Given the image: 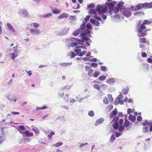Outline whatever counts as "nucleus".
I'll list each match as a JSON object with an SVG mask.
<instances>
[{"label":"nucleus","instance_id":"2","mask_svg":"<svg viewBox=\"0 0 152 152\" xmlns=\"http://www.w3.org/2000/svg\"><path fill=\"white\" fill-rule=\"evenodd\" d=\"M146 26L143 23L141 24L139 26H137V36L139 37H142L146 35V31H144Z\"/></svg>","mask_w":152,"mask_h":152},{"label":"nucleus","instance_id":"1","mask_svg":"<svg viewBox=\"0 0 152 152\" xmlns=\"http://www.w3.org/2000/svg\"><path fill=\"white\" fill-rule=\"evenodd\" d=\"M152 8V2L150 3L145 2L144 3H139L135 6L131 5L129 9L132 11H136L143 8L145 9Z\"/></svg>","mask_w":152,"mask_h":152},{"label":"nucleus","instance_id":"50","mask_svg":"<svg viewBox=\"0 0 152 152\" xmlns=\"http://www.w3.org/2000/svg\"><path fill=\"white\" fill-rule=\"evenodd\" d=\"M26 128L25 127L23 126L20 125L19 126V129L18 130H20V131L21 130L23 131L25 130Z\"/></svg>","mask_w":152,"mask_h":152},{"label":"nucleus","instance_id":"12","mask_svg":"<svg viewBox=\"0 0 152 152\" xmlns=\"http://www.w3.org/2000/svg\"><path fill=\"white\" fill-rule=\"evenodd\" d=\"M91 31L90 30L88 29H86L84 30L83 31H81L80 35H86L87 36V35L90 34Z\"/></svg>","mask_w":152,"mask_h":152},{"label":"nucleus","instance_id":"35","mask_svg":"<svg viewBox=\"0 0 152 152\" xmlns=\"http://www.w3.org/2000/svg\"><path fill=\"white\" fill-rule=\"evenodd\" d=\"M52 15V14L51 13H49L48 14H44L42 15V16L43 18H47L48 17H49L50 16H51Z\"/></svg>","mask_w":152,"mask_h":152},{"label":"nucleus","instance_id":"64","mask_svg":"<svg viewBox=\"0 0 152 152\" xmlns=\"http://www.w3.org/2000/svg\"><path fill=\"white\" fill-rule=\"evenodd\" d=\"M74 19H75V20H76V19L75 18V16L74 15H70V18L69 19V20H71V21H73Z\"/></svg>","mask_w":152,"mask_h":152},{"label":"nucleus","instance_id":"40","mask_svg":"<svg viewBox=\"0 0 152 152\" xmlns=\"http://www.w3.org/2000/svg\"><path fill=\"white\" fill-rule=\"evenodd\" d=\"M71 54V57L70 58H73L77 56L76 54L74 53L72 51H71L69 53V54Z\"/></svg>","mask_w":152,"mask_h":152},{"label":"nucleus","instance_id":"13","mask_svg":"<svg viewBox=\"0 0 152 152\" xmlns=\"http://www.w3.org/2000/svg\"><path fill=\"white\" fill-rule=\"evenodd\" d=\"M104 121V119L103 118H100L99 119H97L95 122V125L97 126L98 124L102 123Z\"/></svg>","mask_w":152,"mask_h":152},{"label":"nucleus","instance_id":"51","mask_svg":"<svg viewBox=\"0 0 152 152\" xmlns=\"http://www.w3.org/2000/svg\"><path fill=\"white\" fill-rule=\"evenodd\" d=\"M86 52H87L86 51H83L81 52H80V53L78 54V56H82L84 55L85 54Z\"/></svg>","mask_w":152,"mask_h":152},{"label":"nucleus","instance_id":"57","mask_svg":"<svg viewBox=\"0 0 152 152\" xmlns=\"http://www.w3.org/2000/svg\"><path fill=\"white\" fill-rule=\"evenodd\" d=\"M78 44H79L78 42H73L71 44V47H74L77 45Z\"/></svg>","mask_w":152,"mask_h":152},{"label":"nucleus","instance_id":"6","mask_svg":"<svg viewBox=\"0 0 152 152\" xmlns=\"http://www.w3.org/2000/svg\"><path fill=\"white\" fill-rule=\"evenodd\" d=\"M29 32L31 34L34 36L40 35L41 33L39 30L38 29H31Z\"/></svg>","mask_w":152,"mask_h":152},{"label":"nucleus","instance_id":"26","mask_svg":"<svg viewBox=\"0 0 152 152\" xmlns=\"http://www.w3.org/2000/svg\"><path fill=\"white\" fill-rule=\"evenodd\" d=\"M132 123H130V122L128 121V120H125L124 122V126L125 127H128L130 125H131Z\"/></svg>","mask_w":152,"mask_h":152},{"label":"nucleus","instance_id":"49","mask_svg":"<svg viewBox=\"0 0 152 152\" xmlns=\"http://www.w3.org/2000/svg\"><path fill=\"white\" fill-rule=\"evenodd\" d=\"M145 122L146 123V125H148L149 126L152 125V122L151 121H148V120H145Z\"/></svg>","mask_w":152,"mask_h":152},{"label":"nucleus","instance_id":"34","mask_svg":"<svg viewBox=\"0 0 152 152\" xmlns=\"http://www.w3.org/2000/svg\"><path fill=\"white\" fill-rule=\"evenodd\" d=\"M129 90V89L128 88H124L122 89V91L123 92L124 94L126 95L127 94Z\"/></svg>","mask_w":152,"mask_h":152},{"label":"nucleus","instance_id":"53","mask_svg":"<svg viewBox=\"0 0 152 152\" xmlns=\"http://www.w3.org/2000/svg\"><path fill=\"white\" fill-rule=\"evenodd\" d=\"M96 19L98 20H101L102 21H103V20L101 19L100 17L97 16V15H95V16H93Z\"/></svg>","mask_w":152,"mask_h":152},{"label":"nucleus","instance_id":"60","mask_svg":"<svg viewBox=\"0 0 152 152\" xmlns=\"http://www.w3.org/2000/svg\"><path fill=\"white\" fill-rule=\"evenodd\" d=\"M94 7V4L93 3H91L89 4L88 5H87V8H92Z\"/></svg>","mask_w":152,"mask_h":152},{"label":"nucleus","instance_id":"10","mask_svg":"<svg viewBox=\"0 0 152 152\" xmlns=\"http://www.w3.org/2000/svg\"><path fill=\"white\" fill-rule=\"evenodd\" d=\"M117 113V110L116 108H115L114 110L111 112L109 114V117L110 118H112L115 116Z\"/></svg>","mask_w":152,"mask_h":152},{"label":"nucleus","instance_id":"59","mask_svg":"<svg viewBox=\"0 0 152 152\" xmlns=\"http://www.w3.org/2000/svg\"><path fill=\"white\" fill-rule=\"evenodd\" d=\"M74 52L76 53L77 55H78V54L80 53V52L81 51V50L80 49H76L74 50Z\"/></svg>","mask_w":152,"mask_h":152},{"label":"nucleus","instance_id":"28","mask_svg":"<svg viewBox=\"0 0 152 152\" xmlns=\"http://www.w3.org/2000/svg\"><path fill=\"white\" fill-rule=\"evenodd\" d=\"M80 32V31L78 28L77 30L73 31L72 34L74 36H77L79 34Z\"/></svg>","mask_w":152,"mask_h":152},{"label":"nucleus","instance_id":"52","mask_svg":"<svg viewBox=\"0 0 152 152\" xmlns=\"http://www.w3.org/2000/svg\"><path fill=\"white\" fill-rule=\"evenodd\" d=\"M62 145V143L61 142H59L57 143L56 144L54 145L53 146H55L56 147H59L61 146Z\"/></svg>","mask_w":152,"mask_h":152},{"label":"nucleus","instance_id":"33","mask_svg":"<svg viewBox=\"0 0 152 152\" xmlns=\"http://www.w3.org/2000/svg\"><path fill=\"white\" fill-rule=\"evenodd\" d=\"M85 27L86 26H85L81 24L80 26V27L78 28V29L80 31V33H81V31H83L84 30Z\"/></svg>","mask_w":152,"mask_h":152},{"label":"nucleus","instance_id":"63","mask_svg":"<svg viewBox=\"0 0 152 152\" xmlns=\"http://www.w3.org/2000/svg\"><path fill=\"white\" fill-rule=\"evenodd\" d=\"M91 65L94 68H96L98 66V64L96 63H92L91 64Z\"/></svg>","mask_w":152,"mask_h":152},{"label":"nucleus","instance_id":"9","mask_svg":"<svg viewBox=\"0 0 152 152\" xmlns=\"http://www.w3.org/2000/svg\"><path fill=\"white\" fill-rule=\"evenodd\" d=\"M18 131L22 134H25L28 137H32L33 136V134L32 133L30 132V131L28 130H27L25 132H22L20 131V130H18Z\"/></svg>","mask_w":152,"mask_h":152},{"label":"nucleus","instance_id":"48","mask_svg":"<svg viewBox=\"0 0 152 152\" xmlns=\"http://www.w3.org/2000/svg\"><path fill=\"white\" fill-rule=\"evenodd\" d=\"M103 102L104 104H107L109 103L106 97H105L104 99L103 100Z\"/></svg>","mask_w":152,"mask_h":152},{"label":"nucleus","instance_id":"16","mask_svg":"<svg viewBox=\"0 0 152 152\" xmlns=\"http://www.w3.org/2000/svg\"><path fill=\"white\" fill-rule=\"evenodd\" d=\"M70 40L71 41H76L78 42L79 43L80 45H83V43H81V39H80L77 38H72L70 39Z\"/></svg>","mask_w":152,"mask_h":152},{"label":"nucleus","instance_id":"7","mask_svg":"<svg viewBox=\"0 0 152 152\" xmlns=\"http://www.w3.org/2000/svg\"><path fill=\"white\" fill-rule=\"evenodd\" d=\"M105 5H106L108 7L109 9V13L110 14L112 15V9H113V7H114V6L113 5V4H112L111 2H106Z\"/></svg>","mask_w":152,"mask_h":152},{"label":"nucleus","instance_id":"21","mask_svg":"<svg viewBox=\"0 0 152 152\" xmlns=\"http://www.w3.org/2000/svg\"><path fill=\"white\" fill-rule=\"evenodd\" d=\"M115 82V80L113 78H111L108 79L107 81L106 82L109 84H113Z\"/></svg>","mask_w":152,"mask_h":152},{"label":"nucleus","instance_id":"27","mask_svg":"<svg viewBox=\"0 0 152 152\" xmlns=\"http://www.w3.org/2000/svg\"><path fill=\"white\" fill-rule=\"evenodd\" d=\"M141 15H144L145 13L143 12L142 11H140V12H135L134 13V15L137 16H139Z\"/></svg>","mask_w":152,"mask_h":152},{"label":"nucleus","instance_id":"47","mask_svg":"<svg viewBox=\"0 0 152 152\" xmlns=\"http://www.w3.org/2000/svg\"><path fill=\"white\" fill-rule=\"evenodd\" d=\"M72 85H66V86H64L63 88V89H70L72 87Z\"/></svg>","mask_w":152,"mask_h":152},{"label":"nucleus","instance_id":"15","mask_svg":"<svg viewBox=\"0 0 152 152\" xmlns=\"http://www.w3.org/2000/svg\"><path fill=\"white\" fill-rule=\"evenodd\" d=\"M68 16V14L66 13H64L59 15L58 17V19H61L63 18H67Z\"/></svg>","mask_w":152,"mask_h":152},{"label":"nucleus","instance_id":"14","mask_svg":"<svg viewBox=\"0 0 152 152\" xmlns=\"http://www.w3.org/2000/svg\"><path fill=\"white\" fill-rule=\"evenodd\" d=\"M119 124L118 122L114 121L112 124V127L113 128L115 129H118L119 127Z\"/></svg>","mask_w":152,"mask_h":152},{"label":"nucleus","instance_id":"37","mask_svg":"<svg viewBox=\"0 0 152 152\" xmlns=\"http://www.w3.org/2000/svg\"><path fill=\"white\" fill-rule=\"evenodd\" d=\"M106 77L104 75H101L98 78V79L100 81H103L106 79Z\"/></svg>","mask_w":152,"mask_h":152},{"label":"nucleus","instance_id":"19","mask_svg":"<svg viewBox=\"0 0 152 152\" xmlns=\"http://www.w3.org/2000/svg\"><path fill=\"white\" fill-rule=\"evenodd\" d=\"M129 119L132 122H134L136 119V117L135 115H130L129 116Z\"/></svg>","mask_w":152,"mask_h":152},{"label":"nucleus","instance_id":"43","mask_svg":"<svg viewBox=\"0 0 152 152\" xmlns=\"http://www.w3.org/2000/svg\"><path fill=\"white\" fill-rule=\"evenodd\" d=\"M101 69L102 71L105 72L107 71V67L105 66H101Z\"/></svg>","mask_w":152,"mask_h":152},{"label":"nucleus","instance_id":"8","mask_svg":"<svg viewBox=\"0 0 152 152\" xmlns=\"http://www.w3.org/2000/svg\"><path fill=\"white\" fill-rule=\"evenodd\" d=\"M80 36H82V38L81 39V43L84 42L85 41H89L90 43L92 42V41L91 40L88 38V37L86 35H80Z\"/></svg>","mask_w":152,"mask_h":152},{"label":"nucleus","instance_id":"46","mask_svg":"<svg viewBox=\"0 0 152 152\" xmlns=\"http://www.w3.org/2000/svg\"><path fill=\"white\" fill-rule=\"evenodd\" d=\"M151 23L152 21H149L147 20H144V22L143 23L145 25V24H151Z\"/></svg>","mask_w":152,"mask_h":152},{"label":"nucleus","instance_id":"32","mask_svg":"<svg viewBox=\"0 0 152 152\" xmlns=\"http://www.w3.org/2000/svg\"><path fill=\"white\" fill-rule=\"evenodd\" d=\"M86 29H88L89 30H91L93 29V28L91 25L90 23H87L86 25Z\"/></svg>","mask_w":152,"mask_h":152},{"label":"nucleus","instance_id":"36","mask_svg":"<svg viewBox=\"0 0 152 152\" xmlns=\"http://www.w3.org/2000/svg\"><path fill=\"white\" fill-rule=\"evenodd\" d=\"M124 129V126L122 125H119V127L118 129L119 131L121 132L123 131Z\"/></svg>","mask_w":152,"mask_h":152},{"label":"nucleus","instance_id":"54","mask_svg":"<svg viewBox=\"0 0 152 152\" xmlns=\"http://www.w3.org/2000/svg\"><path fill=\"white\" fill-rule=\"evenodd\" d=\"M115 139V137L114 134H113L111 136L110 138V142L114 141Z\"/></svg>","mask_w":152,"mask_h":152},{"label":"nucleus","instance_id":"44","mask_svg":"<svg viewBox=\"0 0 152 152\" xmlns=\"http://www.w3.org/2000/svg\"><path fill=\"white\" fill-rule=\"evenodd\" d=\"M148 132V127H145L143 128L142 132L143 133H145Z\"/></svg>","mask_w":152,"mask_h":152},{"label":"nucleus","instance_id":"42","mask_svg":"<svg viewBox=\"0 0 152 152\" xmlns=\"http://www.w3.org/2000/svg\"><path fill=\"white\" fill-rule=\"evenodd\" d=\"M94 87L98 90H100V87L99 85L97 84H94L93 85Z\"/></svg>","mask_w":152,"mask_h":152},{"label":"nucleus","instance_id":"61","mask_svg":"<svg viewBox=\"0 0 152 152\" xmlns=\"http://www.w3.org/2000/svg\"><path fill=\"white\" fill-rule=\"evenodd\" d=\"M113 105H109L107 107L108 110L109 111H110L113 108Z\"/></svg>","mask_w":152,"mask_h":152},{"label":"nucleus","instance_id":"56","mask_svg":"<svg viewBox=\"0 0 152 152\" xmlns=\"http://www.w3.org/2000/svg\"><path fill=\"white\" fill-rule=\"evenodd\" d=\"M76 48H83L84 49H86V47L85 46L78 45L75 47Z\"/></svg>","mask_w":152,"mask_h":152},{"label":"nucleus","instance_id":"5","mask_svg":"<svg viewBox=\"0 0 152 152\" xmlns=\"http://www.w3.org/2000/svg\"><path fill=\"white\" fill-rule=\"evenodd\" d=\"M18 12L19 14L23 17H26L29 16L28 11L25 9L20 10Z\"/></svg>","mask_w":152,"mask_h":152},{"label":"nucleus","instance_id":"41","mask_svg":"<svg viewBox=\"0 0 152 152\" xmlns=\"http://www.w3.org/2000/svg\"><path fill=\"white\" fill-rule=\"evenodd\" d=\"M100 75V73L98 71H95L94 73L93 76L96 78Z\"/></svg>","mask_w":152,"mask_h":152},{"label":"nucleus","instance_id":"62","mask_svg":"<svg viewBox=\"0 0 152 152\" xmlns=\"http://www.w3.org/2000/svg\"><path fill=\"white\" fill-rule=\"evenodd\" d=\"M90 57H83L82 58V60L85 61H90Z\"/></svg>","mask_w":152,"mask_h":152},{"label":"nucleus","instance_id":"38","mask_svg":"<svg viewBox=\"0 0 152 152\" xmlns=\"http://www.w3.org/2000/svg\"><path fill=\"white\" fill-rule=\"evenodd\" d=\"M88 115L89 116L92 117L94 116V113L93 110H91L88 112Z\"/></svg>","mask_w":152,"mask_h":152},{"label":"nucleus","instance_id":"23","mask_svg":"<svg viewBox=\"0 0 152 152\" xmlns=\"http://www.w3.org/2000/svg\"><path fill=\"white\" fill-rule=\"evenodd\" d=\"M119 10H120V9L118 7H116L115 8L114 7L112 9V13H113V12H114V14H115L116 13H117L119 11Z\"/></svg>","mask_w":152,"mask_h":152},{"label":"nucleus","instance_id":"29","mask_svg":"<svg viewBox=\"0 0 152 152\" xmlns=\"http://www.w3.org/2000/svg\"><path fill=\"white\" fill-rule=\"evenodd\" d=\"M53 13L55 14H58L61 12V11L57 9H55L52 10Z\"/></svg>","mask_w":152,"mask_h":152},{"label":"nucleus","instance_id":"17","mask_svg":"<svg viewBox=\"0 0 152 152\" xmlns=\"http://www.w3.org/2000/svg\"><path fill=\"white\" fill-rule=\"evenodd\" d=\"M32 129L37 134H38L39 132V129L36 126L33 125L32 126Z\"/></svg>","mask_w":152,"mask_h":152},{"label":"nucleus","instance_id":"24","mask_svg":"<svg viewBox=\"0 0 152 152\" xmlns=\"http://www.w3.org/2000/svg\"><path fill=\"white\" fill-rule=\"evenodd\" d=\"M72 62H68V63H61L59 64L60 66H67L71 65L72 64Z\"/></svg>","mask_w":152,"mask_h":152},{"label":"nucleus","instance_id":"20","mask_svg":"<svg viewBox=\"0 0 152 152\" xmlns=\"http://www.w3.org/2000/svg\"><path fill=\"white\" fill-rule=\"evenodd\" d=\"M7 26L10 31L13 32H15V29L10 23H7Z\"/></svg>","mask_w":152,"mask_h":152},{"label":"nucleus","instance_id":"39","mask_svg":"<svg viewBox=\"0 0 152 152\" xmlns=\"http://www.w3.org/2000/svg\"><path fill=\"white\" fill-rule=\"evenodd\" d=\"M94 70L92 69H90L88 71V75L89 77H92V74L94 72Z\"/></svg>","mask_w":152,"mask_h":152},{"label":"nucleus","instance_id":"11","mask_svg":"<svg viewBox=\"0 0 152 152\" xmlns=\"http://www.w3.org/2000/svg\"><path fill=\"white\" fill-rule=\"evenodd\" d=\"M124 3L123 1H120L118 4L117 5V7H118L121 10H123L125 7L123 6Z\"/></svg>","mask_w":152,"mask_h":152},{"label":"nucleus","instance_id":"22","mask_svg":"<svg viewBox=\"0 0 152 152\" xmlns=\"http://www.w3.org/2000/svg\"><path fill=\"white\" fill-rule=\"evenodd\" d=\"M96 12V9L95 10L94 9H90L88 11V13L93 14L94 15V16H95V15H97Z\"/></svg>","mask_w":152,"mask_h":152},{"label":"nucleus","instance_id":"31","mask_svg":"<svg viewBox=\"0 0 152 152\" xmlns=\"http://www.w3.org/2000/svg\"><path fill=\"white\" fill-rule=\"evenodd\" d=\"M139 41L140 43H145L146 42V40L144 38H140Z\"/></svg>","mask_w":152,"mask_h":152},{"label":"nucleus","instance_id":"45","mask_svg":"<svg viewBox=\"0 0 152 152\" xmlns=\"http://www.w3.org/2000/svg\"><path fill=\"white\" fill-rule=\"evenodd\" d=\"M107 97L109 101L110 102H112L113 100V98L112 97V95L110 94H109L107 95Z\"/></svg>","mask_w":152,"mask_h":152},{"label":"nucleus","instance_id":"30","mask_svg":"<svg viewBox=\"0 0 152 152\" xmlns=\"http://www.w3.org/2000/svg\"><path fill=\"white\" fill-rule=\"evenodd\" d=\"M16 47H13V49H14V52L16 55V56H19V53H20L19 51L17 50V49H15Z\"/></svg>","mask_w":152,"mask_h":152},{"label":"nucleus","instance_id":"55","mask_svg":"<svg viewBox=\"0 0 152 152\" xmlns=\"http://www.w3.org/2000/svg\"><path fill=\"white\" fill-rule=\"evenodd\" d=\"M100 87L102 90H104L107 88V86L104 84H103L100 85Z\"/></svg>","mask_w":152,"mask_h":152},{"label":"nucleus","instance_id":"58","mask_svg":"<svg viewBox=\"0 0 152 152\" xmlns=\"http://www.w3.org/2000/svg\"><path fill=\"white\" fill-rule=\"evenodd\" d=\"M12 59H14V58L18 56H16L15 54L14 53H12L10 54Z\"/></svg>","mask_w":152,"mask_h":152},{"label":"nucleus","instance_id":"25","mask_svg":"<svg viewBox=\"0 0 152 152\" xmlns=\"http://www.w3.org/2000/svg\"><path fill=\"white\" fill-rule=\"evenodd\" d=\"M121 100V98L120 97H117L115 99L114 104L115 105H117L119 104V101Z\"/></svg>","mask_w":152,"mask_h":152},{"label":"nucleus","instance_id":"18","mask_svg":"<svg viewBox=\"0 0 152 152\" xmlns=\"http://www.w3.org/2000/svg\"><path fill=\"white\" fill-rule=\"evenodd\" d=\"M69 28L66 29H64L63 30L60 34H59V35L60 36H61L62 35H64L67 34L69 31Z\"/></svg>","mask_w":152,"mask_h":152},{"label":"nucleus","instance_id":"4","mask_svg":"<svg viewBox=\"0 0 152 152\" xmlns=\"http://www.w3.org/2000/svg\"><path fill=\"white\" fill-rule=\"evenodd\" d=\"M121 12L124 16L127 18L130 17L132 15L131 12L129 8H125L123 10H121Z\"/></svg>","mask_w":152,"mask_h":152},{"label":"nucleus","instance_id":"3","mask_svg":"<svg viewBox=\"0 0 152 152\" xmlns=\"http://www.w3.org/2000/svg\"><path fill=\"white\" fill-rule=\"evenodd\" d=\"M96 10L99 14L105 13L107 10V8L105 5L102 6L99 4L96 7Z\"/></svg>","mask_w":152,"mask_h":152}]
</instances>
